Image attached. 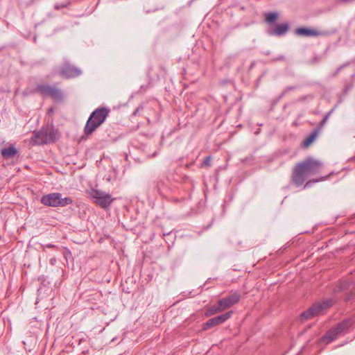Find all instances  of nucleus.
Returning a JSON list of instances; mask_svg holds the SVG:
<instances>
[{
	"mask_svg": "<svg viewBox=\"0 0 355 355\" xmlns=\"http://www.w3.org/2000/svg\"><path fill=\"white\" fill-rule=\"evenodd\" d=\"M322 167V162L312 157H309L297 164L293 172V183L297 187L302 185L305 182L307 175L320 172Z\"/></svg>",
	"mask_w": 355,
	"mask_h": 355,
	"instance_id": "obj_1",
	"label": "nucleus"
},
{
	"mask_svg": "<svg viewBox=\"0 0 355 355\" xmlns=\"http://www.w3.org/2000/svg\"><path fill=\"white\" fill-rule=\"evenodd\" d=\"M110 110L106 107L96 109L89 117L85 128L84 133L86 136L92 135L106 119Z\"/></svg>",
	"mask_w": 355,
	"mask_h": 355,
	"instance_id": "obj_2",
	"label": "nucleus"
},
{
	"mask_svg": "<svg viewBox=\"0 0 355 355\" xmlns=\"http://www.w3.org/2000/svg\"><path fill=\"white\" fill-rule=\"evenodd\" d=\"M35 91L42 96L49 97L55 102H60L64 98L63 92L54 85L40 84L36 87Z\"/></svg>",
	"mask_w": 355,
	"mask_h": 355,
	"instance_id": "obj_3",
	"label": "nucleus"
},
{
	"mask_svg": "<svg viewBox=\"0 0 355 355\" xmlns=\"http://www.w3.org/2000/svg\"><path fill=\"white\" fill-rule=\"evenodd\" d=\"M72 202L70 198H62V194L60 193L46 194L41 198V202L49 207H64L71 204Z\"/></svg>",
	"mask_w": 355,
	"mask_h": 355,
	"instance_id": "obj_4",
	"label": "nucleus"
},
{
	"mask_svg": "<svg viewBox=\"0 0 355 355\" xmlns=\"http://www.w3.org/2000/svg\"><path fill=\"white\" fill-rule=\"evenodd\" d=\"M334 304L332 300H325L313 304L309 309L304 311L300 317L302 320H309L321 313L323 311L329 309Z\"/></svg>",
	"mask_w": 355,
	"mask_h": 355,
	"instance_id": "obj_5",
	"label": "nucleus"
},
{
	"mask_svg": "<svg viewBox=\"0 0 355 355\" xmlns=\"http://www.w3.org/2000/svg\"><path fill=\"white\" fill-rule=\"evenodd\" d=\"M89 194L95 204L105 209L109 208L114 200L109 193L101 190L92 189Z\"/></svg>",
	"mask_w": 355,
	"mask_h": 355,
	"instance_id": "obj_6",
	"label": "nucleus"
},
{
	"mask_svg": "<svg viewBox=\"0 0 355 355\" xmlns=\"http://www.w3.org/2000/svg\"><path fill=\"white\" fill-rule=\"evenodd\" d=\"M352 324L351 319H346L343 320L341 322L337 324L335 327L330 329L325 335L322 337L323 341H326L327 343H329L337 337L344 332L345 330L349 329Z\"/></svg>",
	"mask_w": 355,
	"mask_h": 355,
	"instance_id": "obj_7",
	"label": "nucleus"
},
{
	"mask_svg": "<svg viewBox=\"0 0 355 355\" xmlns=\"http://www.w3.org/2000/svg\"><path fill=\"white\" fill-rule=\"evenodd\" d=\"M57 132L53 128L42 130L34 134L33 140L35 144H48L55 141Z\"/></svg>",
	"mask_w": 355,
	"mask_h": 355,
	"instance_id": "obj_8",
	"label": "nucleus"
},
{
	"mask_svg": "<svg viewBox=\"0 0 355 355\" xmlns=\"http://www.w3.org/2000/svg\"><path fill=\"white\" fill-rule=\"evenodd\" d=\"M233 314L232 311H227L223 314L218 315L208 320L205 324H203L202 329L207 330L215 326L224 323L226 320L230 319Z\"/></svg>",
	"mask_w": 355,
	"mask_h": 355,
	"instance_id": "obj_9",
	"label": "nucleus"
},
{
	"mask_svg": "<svg viewBox=\"0 0 355 355\" xmlns=\"http://www.w3.org/2000/svg\"><path fill=\"white\" fill-rule=\"evenodd\" d=\"M82 71L80 69L65 62L60 68V75L65 78H76L81 74Z\"/></svg>",
	"mask_w": 355,
	"mask_h": 355,
	"instance_id": "obj_10",
	"label": "nucleus"
},
{
	"mask_svg": "<svg viewBox=\"0 0 355 355\" xmlns=\"http://www.w3.org/2000/svg\"><path fill=\"white\" fill-rule=\"evenodd\" d=\"M241 295L239 292H234L225 297L219 300V306L224 310L227 309L239 302Z\"/></svg>",
	"mask_w": 355,
	"mask_h": 355,
	"instance_id": "obj_11",
	"label": "nucleus"
},
{
	"mask_svg": "<svg viewBox=\"0 0 355 355\" xmlns=\"http://www.w3.org/2000/svg\"><path fill=\"white\" fill-rule=\"evenodd\" d=\"M295 33L297 35H302L306 37L318 36L320 34V32L318 31L307 28L305 27H300L296 28Z\"/></svg>",
	"mask_w": 355,
	"mask_h": 355,
	"instance_id": "obj_12",
	"label": "nucleus"
},
{
	"mask_svg": "<svg viewBox=\"0 0 355 355\" xmlns=\"http://www.w3.org/2000/svg\"><path fill=\"white\" fill-rule=\"evenodd\" d=\"M288 30V24L286 23L277 25L274 29L269 31L271 35H283L287 33Z\"/></svg>",
	"mask_w": 355,
	"mask_h": 355,
	"instance_id": "obj_13",
	"label": "nucleus"
},
{
	"mask_svg": "<svg viewBox=\"0 0 355 355\" xmlns=\"http://www.w3.org/2000/svg\"><path fill=\"white\" fill-rule=\"evenodd\" d=\"M1 153L3 158L10 159L17 155V150L14 146L11 145L8 148L1 149Z\"/></svg>",
	"mask_w": 355,
	"mask_h": 355,
	"instance_id": "obj_14",
	"label": "nucleus"
},
{
	"mask_svg": "<svg viewBox=\"0 0 355 355\" xmlns=\"http://www.w3.org/2000/svg\"><path fill=\"white\" fill-rule=\"evenodd\" d=\"M223 311H224L223 308H222L220 306H219V301H218V302L216 304L212 305L210 308H209L206 311L205 315L207 317H209V316L214 315L216 313H220Z\"/></svg>",
	"mask_w": 355,
	"mask_h": 355,
	"instance_id": "obj_15",
	"label": "nucleus"
},
{
	"mask_svg": "<svg viewBox=\"0 0 355 355\" xmlns=\"http://www.w3.org/2000/svg\"><path fill=\"white\" fill-rule=\"evenodd\" d=\"M265 16H266L265 21L268 24H273L278 19V14L275 12L266 13L265 15Z\"/></svg>",
	"mask_w": 355,
	"mask_h": 355,
	"instance_id": "obj_16",
	"label": "nucleus"
},
{
	"mask_svg": "<svg viewBox=\"0 0 355 355\" xmlns=\"http://www.w3.org/2000/svg\"><path fill=\"white\" fill-rule=\"evenodd\" d=\"M317 135V132H314L311 134L303 142V145L304 147H308L315 139Z\"/></svg>",
	"mask_w": 355,
	"mask_h": 355,
	"instance_id": "obj_17",
	"label": "nucleus"
},
{
	"mask_svg": "<svg viewBox=\"0 0 355 355\" xmlns=\"http://www.w3.org/2000/svg\"><path fill=\"white\" fill-rule=\"evenodd\" d=\"M349 286V284L346 282H341L339 285L338 289L340 291H344L347 289Z\"/></svg>",
	"mask_w": 355,
	"mask_h": 355,
	"instance_id": "obj_18",
	"label": "nucleus"
},
{
	"mask_svg": "<svg viewBox=\"0 0 355 355\" xmlns=\"http://www.w3.org/2000/svg\"><path fill=\"white\" fill-rule=\"evenodd\" d=\"M69 4V2H67L66 3H57L55 5V9L56 10H60L61 8H66L67 7V6Z\"/></svg>",
	"mask_w": 355,
	"mask_h": 355,
	"instance_id": "obj_19",
	"label": "nucleus"
},
{
	"mask_svg": "<svg viewBox=\"0 0 355 355\" xmlns=\"http://www.w3.org/2000/svg\"><path fill=\"white\" fill-rule=\"evenodd\" d=\"M202 165L203 166H210L211 165V157L210 156H208L207 157L205 160L203 161Z\"/></svg>",
	"mask_w": 355,
	"mask_h": 355,
	"instance_id": "obj_20",
	"label": "nucleus"
},
{
	"mask_svg": "<svg viewBox=\"0 0 355 355\" xmlns=\"http://www.w3.org/2000/svg\"><path fill=\"white\" fill-rule=\"evenodd\" d=\"M331 112H329V113H328V114H327V115L323 118V119L322 120V121H321V123H320L322 125H324V124L327 122V119H328V118H329V114H331Z\"/></svg>",
	"mask_w": 355,
	"mask_h": 355,
	"instance_id": "obj_21",
	"label": "nucleus"
},
{
	"mask_svg": "<svg viewBox=\"0 0 355 355\" xmlns=\"http://www.w3.org/2000/svg\"><path fill=\"white\" fill-rule=\"evenodd\" d=\"M44 248H56L57 247L53 244H46L43 245Z\"/></svg>",
	"mask_w": 355,
	"mask_h": 355,
	"instance_id": "obj_22",
	"label": "nucleus"
},
{
	"mask_svg": "<svg viewBox=\"0 0 355 355\" xmlns=\"http://www.w3.org/2000/svg\"><path fill=\"white\" fill-rule=\"evenodd\" d=\"M49 263H50V264H51V265H52V266L55 265V263H56V259H55V258H51V259H50V260H49Z\"/></svg>",
	"mask_w": 355,
	"mask_h": 355,
	"instance_id": "obj_23",
	"label": "nucleus"
},
{
	"mask_svg": "<svg viewBox=\"0 0 355 355\" xmlns=\"http://www.w3.org/2000/svg\"><path fill=\"white\" fill-rule=\"evenodd\" d=\"M140 108H141V106L138 107L133 112L132 115L136 116L137 113L139 112Z\"/></svg>",
	"mask_w": 355,
	"mask_h": 355,
	"instance_id": "obj_24",
	"label": "nucleus"
},
{
	"mask_svg": "<svg viewBox=\"0 0 355 355\" xmlns=\"http://www.w3.org/2000/svg\"><path fill=\"white\" fill-rule=\"evenodd\" d=\"M339 1L341 3H349L355 1V0H339Z\"/></svg>",
	"mask_w": 355,
	"mask_h": 355,
	"instance_id": "obj_25",
	"label": "nucleus"
},
{
	"mask_svg": "<svg viewBox=\"0 0 355 355\" xmlns=\"http://www.w3.org/2000/svg\"><path fill=\"white\" fill-rule=\"evenodd\" d=\"M318 182V180H311V181H309L308 182H306V184H305V187H308L311 182Z\"/></svg>",
	"mask_w": 355,
	"mask_h": 355,
	"instance_id": "obj_26",
	"label": "nucleus"
},
{
	"mask_svg": "<svg viewBox=\"0 0 355 355\" xmlns=\"http://www.w3.org/2000/svg\"><path fill=\"white\" fill-rule=\"evenodd\" d=\"M48 112H49V113H50V112H53V109H52V108L49 109V111H48Z\"/></svg>",
	"mask_w": 355,
	"mask_h": 355,
	"instance_id": "obj_27",
	"label": "nucleus"
},
{
	"mask_svg": "<svg viewBox=\"0 0 355 355\" xmlns=\"http://www.w3.org/2000/svg\"><path fill=\"white\" fill-rule=\"evenodd\" d=\"M342 67H339L338 69H337V71L336 73H338L340 69H341Z\"/></svg>",
	"mask_w": 355,
	"mask_h": 355,
	"instance_id": "obj_28",
	"label": "nucleus"
},
{
	"mask_svg": "<svg viewBox=\"0 0 355 355\" xmlns=\"http://www.w3.org/2000/svg\"><path fill=\"white\" fill-rule=\"evenodd\" d=\"M284 59V56H281L279 58H278V60H283Z\"/></svg>",
	"mask_w": 355,
	"mask_h": 355,
	"instance_id": "obj_29",
	"label": "nucleus"
},
{
	"mask_svg": "<svg viewBox=\"0 0 355 355\" xmlns=\"http://www.w3.org/2000/svg\"><path fill=\"white\" fill-rule=\"evenodd\" d=\"M315 62H318L319 60L317 59V58H315Z\"/></svg>",
	"mask_w": 355,
	"mask_h": 355,
	"instance_id": "obj_30",
	"label": "nucleus"
}]
</instances>
